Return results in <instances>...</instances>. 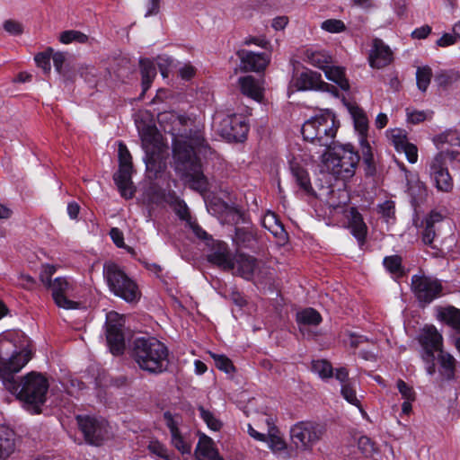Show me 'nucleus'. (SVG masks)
Listing matches in <instances>:
<instances>
[{
  "label": "nucleus",
  "instance_id": "4c0bfd02",
  "mask_svg": "<svg viewBox=\"0 0 460 460\" xmlns=\"http://www.w3.org/2000/svg\"><path fill=\"white\" fill-rule=\"evenodd\" d=\"M432 77L431 68L428 66L418 67L416 72V80L418 88L425 92L429 85L430 80Z\"/></svg>",
  "mask_w": 460,
  "mask_h": 460
},
{
  "label": "nucleus",
  "instance_id": "f3484780",
  "mask_svg": "<svg viewBox=\"0 0 460 460\" xmlns=\"http://www.w3.org/2000/svg\"><path fill=\"white\" fill-rule=\"evenodd\" d=\"M394 61V53L391 48L381 39L375 38L371 43L368 54L369 66L372 68L381 69Z\"/></svg>",
  "mask_w": 460,
  "mask_h": 460
},
{
  "label": "nucleus",
  "instance_id": "5fc2aeb1",
  "mask_svg": "<svg viewBox=\"0 0 460 460\" xmlns=\"http://www.w3.org/2000/svg\"><path fill=\"white\" fill-rule=\"evenodd\" d=\"M358 444V448L366 456H371L376 450L375 444L366 436L360 437Z\"/></svg>",
  "mask_w": 460,
  "mask_h": 460
},
{
  "label": "nucleus",
  "instance_id": "680f3d73",
  "mask_svg": "<svg viewBox=\"0 0 460 460\" xmlns=\"http://www.w3.org/2000/svg\"><path fill=\"white\" fill-rule=\"evenodd\" d=\"M407 119L408 121L417 124L426 119V113L420 111H410L407 109Z\"/></svg>",
  "mask_w": 460,
  "mask_h": 460
},
{
  "label": "nucleus",
  "instance_id": "bf43d9fd",
  "mask_svg": "<svg viewBox=\"0 0 460 460\" xmlns=\"http://www.w3.org/2000/svg\"><path fill=\"white\" fill-rule=\"evenodd\" d=\"M456 34L444 33L436 42L437 46L441 48H447L456 44Z\"/></svg>",
  "mask_w": 460,
  "mask_h": 460
},
{
  "label": "nucleus",
  "instance_id": "f704fd0d",
  "mask_svg": "<svg viewBox=\"0 0 460 460\" xmlns=\"http://www.w3.org/2000/svg\"><path fill=\"white\" fill-rule=\"evenodd\" d=\"M440 318L454 329L460 331V310L452 306L440 312Z\"/></svg>",
  "mask_w": 460,
  "mask_h": 460
},
{
  "label": "nucleus",
  "instance_id": "338daca9",
  "mask_svg": "<svg viewBox=\"0 0 460 460\" xmlns=\"http://www.w3.org/2000/svg\"><path fill=\"white\" fill-rule=\"evenodd\" d=\"M195 75V68L190 65H184L180 69V76L184 80H190Z\"/></svg>",
  "mask_w": 460,
  "mask_h": 460
},
{
  "label": "nucleus",
  "instance_id": "412c9836",
  "mask_svg": "<svg viewBox=\"0 0 460 460\" xmlns=\"http://www.w3.org/2000/svg\"><path fill=\"white\" fill-rule=\"evenodd\" d=\"M442 340L441 334L434 326H426L423 328L419 341L426 356L432 359L434 352L442 350Z\"/></svg>",
  "mask_w": 460,
  "mask_h": 460
},
{
  "label": "nucleus",
  "instance_id": "ddd939ff",
  "mask_svg": "<svg viewBox=\"0 0 460 460\" xmlns=\"http://www.w3.org/2000/svg\"><path fill=\"white\" fill-rule=\"evenodd\" d=\"M77 422L89 444L99 446L108 438V423L104 420L90 416H77Z\"/></svg>",
  "mask_w": 460,
  "mask_h": 460
},
{
  "label": "nucleus",
  "instance_id": "de8ad7c7",
  "mask_svg": "<svg viewBox=\"0 0 460 460\" xmlns=\"http://www.w3.org/2000/svg\"><path fill=\"white\" fill-rule=\"evenodd\" d=\"M439 361L442 368L445 369L447 378H451L454 375L455 358L450 354H445L439 351Z\"/></svg>",
  "mask_w": 460,
  "mask_h": 460
},
{
  "label": "nucleus",
  "instance_id": "9b49d317",
  "mask_svg": "<svg viewBox=\"0 0 460 460\" xmlns=\"http://www.w3.org/2000/svg\"><path fill=\"white\" fill-rule=\"evenodd\" d=\"M119 171L114 175V181L122 197L130 199L134 195L132 187V156L127 148L126 145L122 142L119 143Z\"/></svg>",
  "mask_w": 460,
  "mask_h": 460
},
{
  "label": "nucleus",
  "instance_id": "a18cd8bd",
  "mask_svg": "<svg viewBox=\"0 0 460 460\" xmlns=\"http://www.w3.org/2000/svg\"><path fill=\"white\" fill-rule=\"evenodd\" d=\"M210 356L214 359L215 365L218 369L226 373H231L232 371H234V367L232 361L225 355H219L210 352Z\"/></svg>",
  "mask_w": 460,
  "mask_h": 460
},
{
  "label": "nucleus",
  "instance_id": "bb28decb",
  "mask_svg": "<svg viewBox=\"0 0 460 460\" xmlns=\"http://www.w3.org/2000/svg\"><path fill=\"white\" fill-rule=\"evenodd\" d=\"M349 227L350 228L351 234L357 238L358 243L362 244L367 236V227L362 216L356 210V208L350 209Z\"/></svg>",
  "mask_w": 460,
  "mask_h": 460
},
{
  "label": "nucleus",
  "instance_id": "6e6d98bb",
  "mask_svg": "<svg viewBox=\"0 0 460 460\" xmlns=\"http://www.w3.org/2000/svg\"><path fill=\"white\" fill-rule=\"evenodd\" d=\"M394 202L392 200H386L379 205L378 211L386 219V221H388L394 217Z\"/></svg>",
  "mask_w": 460,
  "mask_h": 460
},
{
  "label": "nucleus",
  "instance_id": "052dcab7",
  "mask_svg": "<svg viewBox=\"0 0 460 460\" xmlns=\"http://www.w3.org/2000/svg\"><path fill=\"white\" fill-rule=\"evenodd\" d=\"M18 280V285L25 289H32L36 284V280L27 274H20Z\"/></svg>",
  "mask_w": 460,
  "mask_h": 460
},
{
  "label": "nucleus",
  "instance_id": "7c9ffc66",
  "mask_svg": "<svg viewBox=\"0 0 460 460\" xmlns=\"http://www.w3.org/2000/svg\"><path fill=\"white\" fill-rule=\"evenodd\" d=\"M323 71L327 79L337 84L341 90L347 91L349 89V84L345 76V72L342 67L330 66L329 64Z\"/></svg>",
  "mask_w": 460,
  "mask_h": 460
},
{
  "label": "nucleus",
  "instance_id": "13d9d810",
  "mask_svg": "<svg viewBox=\"0 0 460 460\" xmlns=\"http://www.w3.org/2000/svg\"><path fill=\"white\" fill-rule=\"evenodd\" d=\"M424 230L421 234L422 242L427 245H432L434 238L436 236L435 226L424 224Z\"/></svg>",
  "mask_w": 460,
  "mask_h": 460
},
{
  "label": "nucleus",
  "instance_id": "cd10ccee",
  "mask_svg": "<svg viewBox=\"0 0 460 460\" xmlns=\"http://www.w3.org/2000/svg\"><path fill=\"white\" fill-rule=\"evenodd\" d=\"M14 449L13 431L5 426H0V460H6Z\"/></svg>",
  "mask_w": 460,
  "mask_h": 460
},
{
  "label": "nucleus",
  "instance_id": "79ce46f5",
  "mask_svg": "<svg viewBox=\"0 0 460 460\" xmlns=\"http://www.w3.org/2000/svg\"><path fill=\"white\" fill-rule=\"evenodd\" d=\"M198 410L199 411V415L201 419L206 422L208 427L212 430H219L222 423L218 419L215 417V415L209 411L208 410H206L203 406H199Z\"/></svg>",
  "mask_w": 460,
  "mask_h": 460
},
{
  "label": "nucleus",
  "instance_id": "58836bf2",
  "mask_svg": "<svg viewBox=\"0 0 460 460\" xmlns=\"http://www.w3.org/2000/svg\"><path fill=\"white\" fill-rule=\"evenodd\" d=\"M385 268L392 274L402 276L403 270L402 266V258L399 255L386 256L384 259Z\"/></svg>",
  "mask_w": 460,
  "mask_h": 460
},
{
  "label": "nucleus",
  "instance_id": "49530a36",
  "mask_svg": "<svg viewBox=\"0 0 460 460\" xmlns=\"http://www.w3.org/2000/svg\"><path fill=\"white\" fill-rule=\"evenodd\" d=\"M4 30L12 36H20L23 33V25L22 22L8 19L3 23Z\"/></svg>",
  "mask_w": 460,
  "mask_h": 460
},
{
  "label": "nucleus",
  "instance_id": "0eeeda50",
  "mask_svg": "<svg viewBox=\"0 0 460 460\" xmlns=\"http://www.w3.org/2000/svg\"><path fill=\"white\" fill-rule=\"evenodd\" d=\"M31 358L29 350H18L11 340L0 339V379L4 387L6 380H17L14 374L20 372Z\"/></svg>",
  "mask_w": 460,
  "mask_h": 460
},
{
  "label": "nucleus",
  "instance_id": "9d476101",
  "mask_svg": "<svg viewBox=\"0 0 460 460\" xmlns=\"http://www.w3.org/2000/svg\"><path fill=\"white\" fill-rule=\"evenodd\" d=\"M411 289L419 303L428 305L442 295L443 286L437 278L415 274L411 279Z\"/></svg>",
  "mask_w": 460,
  "mask_h": 460
},
{
  "label": "nucleus",
  "instance_id": "603ef678",
  "mask_svg": "<svg viewBox=\"0 0 460 460\" xmlns=\"http://www.w3.org/2000/svg\"><path fill=\"white\" fill-rule=\"evenodd\" d=\"M397 388L403 399L408 401L415 400V392L413 388L408 385L403 380L399 379L397 381Z\"/></svg>",
  "mask_w": 460,
  "mask_h": 460
},
{
  "label": "nucleus",
  "instance_id": "a878e982",
  "mask_svg": "<svg viewBox=\"0 0 460 460\" xmlns=\"http://www.w3.org/2000/svg\"><path fill=\"white\" fill-rule=\"evenodd\" d=\"M208 261L225 270H234V261L226 244H218L217 248L208 255Z\"/></svg>",
  "mask_w": 460,
  "mask_h": 460
},
{
  "label": "nucleus",
  "instance_id": "2eb2a0df",
  "mask_svg": "<svg viewBox=\"0 0 460 460\" xmlns=\"http://www.w3.org/2000/svg\"><path fill=\"white\" fill-rule=\"evenodd\" d=\"M248 131L249 126L240 115H228L220 122V133L228 140L243 141Z\"/></svg>",
  "mask_w": 460,
  "mask_h": 460
},
{
  "label": "nucleus",
  "instance_id": "5701e85b",
  "mask_svg": "<svg viewBox=\"0 0 460 460\" xmlns=\"http://www.w3.org/2000/svg\"><path fill=\"white\" fill-rule=\"evenodd\" d=\"M234 270H232L236 274L247 280L252 279L254 271L257 269V260L248 254L238 253L234 257Z\"/></svg>",
  "mask_w": 460,
  "mask_h": 460
},
{
  "label": "nucleus",
  "instance_id": "4d7b16f0",
  "mask_svg": "<svg viewBox=\"0 0 460 460\" xmlns=\"http://www.w3.org/2000/svg\"><path fill=\"white\" fill-rule=\"evenodd\" d=\"M172 59L166 56H159L157 58V65L161 75L164 77H167L169 74V68L172 66Z\"/></svg>",
  "mask_w": 460,
  "mask_h": 460
},
{
  "label": "nucleus",
  "instance_id": "864d4df0",
  "mask_svg": "<svg viewBox=\"0 0 460 460\" xmlns=\"http://www.w3.org/2000/svg\"><path fill=\"white\" fill-rule=\"evenodd\" d=\"M172 199L174 200L173 206L176 214L181 219H187L190 217V213L186 203L174 195L172 196Z\"/></svg>",
  "mask_w": 460,
  "mask_h": 460
},
{
  "label": "nucleus",
  "instance_id": "39448f33",
  "mask_svg": "<svg viewBox=\"0 0 460 460\" xmlns=\"http://www.w3.org/2000/svg\"><path fill=\"white\" fill-rule=\"evenodd\" d=\"M56 271L57 267L54 265H42L40 272V282L51 291L52 298L58 307L66 310L77 309L79 303L70 298L75 297V283L66 277H58L52 279Z\"/></svg>",
  "mask_w": 460,
  "mask_h": 460
},
{
  "label": "nucleus",
  "instance_id": "6e6552de",
  "mask_svg": "<svg viewBox=\"0 0 460 460\" xmlns=\"http://www.w3.org/2000/svg\"><path fill=\"white\" fill-rule=\"evenodd\" d=\"M103 277L109 289L115 296L127 302H135L140 298L141 293L137 283L118 264L104 263Z\"/></svg>",
  "mask_w": 460,
  "mask_h": 460
},
{
  "label": "nucleus",
  "instance_id": "3c124183",
  "mask_svg": "<svg viewBox=\"0 0 460 460\" xmlns=\"http://www.w3.org/2000/svg\"><path fill=\"white\" fill-rule=\"evenodd\" d=\"M361 151L364 163L369 169H374V157L371 151V146L367 139L360 138Z\"/></svg>",
  "mask_w": 460,
  "mask_h": 460
},
{
  "label": "nucleus",
  "instance_id": "a211bd4d",
  "mask_svg": "<svg viewBox=\"0 0 460 460\" xmlns=\"http://www.w3.org/2000/svg\"><path fill=\"white\" fill-rule=\"evenodd\" d=\"M142 146L146 151V163L147 166L155 155L161 151L162 147V136L155 126H145L139 131Z\"/></svg>",
  "mask_w": 460,
  "mask_h": 460
},
{
  "label": "nucleus",
  "instance_id": "8fccbe9b",
  "mask_svg": "<svg viewBox=\"0 0 460 460\" xmlns=\"http://www.w3.org/2000/svg\"><path fill=\"white\" fill-rule=\"evenodd\" d=\"M52 49H49L46 52L39 53L35 56V62L37 66L43 69L45 73H49L50 71V58H51Z\"/></svg>",
  "mask_w": 460,
  "mask_h": 460
},
{
  "label": "nucleus",
  "instance_id": "1a4fd4ad",
  "mask_svg": "<svg viewBox=\"0 0 460 460\" xmlns=\"http://www.w3.org/2000/svg\"><path fill=\"white\" fill-rule=\"evenodd\" d=\"M456 154L453 151H442L437 154L429 163V174L438 190L450 192L453 190V179L447 166V160H454Z\"/></svg>",
  "mask_w": 460,
  "mask_h": 460
},
{
  "label": "nucleus",
  "instance_id": "e433bc0d",
  "mask_svg": "<svg viewBox=\"0 0 460 460\" xmlns=\"http://www.w3.org/2000/svg\"><path fill=\"white\" fill-rule=\"evenodd\" d=\"M312 370L323 379L331 378L333 376V368L325 359L314 360Z\"/></svg>",
  "mask_w": 460,
  "mask_h": 460
},
{
  "label": "nucleus",
  "instance_id": "dca6fc26",
  "mask_svg": "<svg viewBox=\"0 0 460 460\" xmlns=\"http://www.w3.org/2000/svg\"><path fill=\"white\" fill-rule=\"evenodd\" d=\"M294 84L297 90H321V91H331L334 94H338L337 89L334 86L329 85L327 83L322 80L321 74L305 69L294 77Z\"/></svg>",
  "mask_w": 460,
  "mask_h": 460
},
{
  "label": "nucleus",
  "instance_id": "69168bd1",
  "mask_svg": "<svg viewBox=\"0 0 460 460\" xmlns=\"http://www.w3.org/2000/svg\"><path fill=\"white\" fill-rule=\"evenodd\" d=\"M53 60V65L58 72H60L63 66V64L66 60L65 55L61 52L53 53L51 56Z\"/></svg>",
  "mask_w": 460,
  "mask_h": 460
},
{
  "label": "nucleus",
  "instance_id": "c9c22d12",
  "mask_svg": "<svg viewBox=\"0 0 460 460\" xmlns=\"http://www.w3.org/2000/svg\"><path fill=\"white\" fill-rule=\"evenodd\" d=\"M434 144L438 148L443 144H449L451 146H460V136L456 131L447 130L433 138Z\"/></svg>",
  "mask_w": 460,
  "mask_h": 460
},
{
  "label": "nucleus",
  "instance_id": "f8f14e48",
  "mask_svg": "<svg viewBox=\"0 0 460 460\" xmlns=\"http://www.w3.org/2000/svg\"><path fill=\"white\" fill-rule=\"evenodd\" d=\"M291 440L296 448L308 449L322 437L318 424L311 421H299L290 429Z\"/></svg>",
  "mask_w": 460,
  "mask_h": 460
},
{
  "label": "nucleus",
  "instance_id": "774afa93",
  "mask_svg": "<svg viewBox=\"0 0 460 460\" xmlns=\"http://www.w3.org/2000/svg\"><path fill=\"white\" fill-rule=\"evenodd\" d=\"M288 22V19L286 16H279L273 19L271 26L276 31L283 30Z\"/></svg>",
  "mask_w": 460,
  "mask_h": 460
},
{
  "label": "nucleus",
  "instance_id": "0e129e2a",
  "mask_svg": "<svg viewBox=\"0 0 460 460\" xmlns=\"http://www.w3.org/2000/svg\"><path fill=\"white\" fill-rule=\"evenodd\" d=\"M111 238L113 243L119 248L124 246L123 233L117 227H112L110 231Z\"/></svg>",
  "mask_w": 460,
  "mask_h": 460
},
{
  "label": "nucleus",
  "instance_id": "2f4dec72",
  "mask_svg": "<svg viewBox=\"0 0 460 460\" xmlns=\"http://www.w3.org/2000/svg\"><path fill=\"white\" fill-rule=\"evenodd\" d=\"M140 70L142 75L143 93L146 92L155 77L156 76L155 66L150 59L144 58L140 60Z\"/></svg>",
  "mask_w": 460,
  "mask_h": 460
},
{
  "label": "nucleus",
  "instance_id": "e2e57ef3",
  "mask_svg": "<svg viewBox=\"0 0 460 460\" xmlns=\"http://www.w3.org/2000/svg\"><path fill=\"white\" fill-rule=\"evenodd\" d=\"M431 27L429 25H423L420 28L415 29L411 32L413 39L422 40L426 39L431 33Z\"/></svg>",
  "mask_w": 460,
  "mask_h": 460
},
{
  "label": "nucleus",
  "instance_id": "423d86ee",
  "mask_svg": "<svg viewBox=\"0 0 460 460\" xmlns=\"http://www.w3.org/2000/svg\"><path fill=\"white\" fill-rule=\"evenodd\" d=\"M319 158L330 172L342 178L351 177L359 162V155L351 145L334 146L332 150L330 148Z\"/></svg>",
  "mask_w": 460,
  "mask_h": 460
},
{
  "label": "nucleus",
  "instance_id": "f257e3e1",
  "mask_svg": "<svg viewBox=\"0 0 460 460\" xmlns=\"http://www.w3.org/2000/svg\"><path fill=\"white\" fill-rule=\"evenodd\" d=\"M164 130L172 136V165L180 178L194 190H208L197 150L203 147L205 138L195 121L184 115L170 111L161 114Z\"/></svg>",
  "mask_w": 460,
  "mask_h": 460
},
{
  "label": "nucleus",
  "instance_id": "c756f323",
  "mask_svg": "<svg viewBox=\"0 0 460 460\" xmlns=\"http://www.w3.org/2000/svg\"><path fill=\"white\" fill-rule=\"evenodd\" d=\"M304 60L323 71L332 63V58L326 51L312 49L305 51Z\"/></svg>",
  "mask_w": 460,
  "mask_h": 460
},
{
  "label": "nucleus",
  "instance_id": "473e14b6",
  "mask_svg": "<svg viewBox=\"0 0 460 460\" xmlns=\"http://www.w3.org/2000/svg\"><path fill=\"white\" fill-rule=\"evenodd\" d=\"M349 112L353 118L355 128L360 135V138L366 139L368 129V120L366 114L358 106H350Z\"/></svg>",
  "mask_w": 460,
  "mask_h": 460
},
{
  "label": "nucleus",
  "instance_id": "ea45409f",
  "mask_svg": "<svg viewBox=\"0 0 460 460\" xmlns=\"http://www.w3.org/2000/svg\"><path fill=\"white\" fill-rule=\"evenodd\" d=\"M148 450L151 454L155 456L159 460H172V454L168 448L157 440L150 441L148 445Z\"/></svg>",
  "mask_w": 460,
  "mask_h": 460
},
{
  "label": "nucleus",
  "instance_id": "4be33fe9",
  "mask_svg": "<svg viewBox=\"0 0 460 460\" xmlns=\"http://www.w3.org/2000/svg\"><path fill=\"white\" fill-rule=\"evenodd\" d=\"M391 140L398 152H403L407 160L414 164L418 160V148L415 145L410 143L406 135L401 129L391 131Z\"/></svg>",
  "mask_w": 460,
  "mask_h": 460
},
{
  "label": "nucleus",
  "instance_id": "20e7f679",
  "mask_svg": "<svg viewBox=\"0 0 460 460\" xmlns=\"http://www.w3.org/2000/svg\"><path fill=\"white\" fill-rule=\"evenodd\" d=\"M49 381L41 373L31 371L19 380H6L5 389L25 403L39 407L46 401Z\"/></svg>",
  "mask_w": 460,
  "mask_h": 460
},
{
  "label": "nucleus",
  "instance_id": "37998d69",
  "mask_svg": "<svg viewBox=\"0 0 460 460\" xmlns=\"http://www.w3.org/2000/svg\"><path fill=\"white\" fill-rule=\"evenodd\" d=\"M278 430L275 427L270 428L269 437L266 438L269 447L273 451H281L286 448V443L281 437L277 434Z\"/></svg>",
  "mask_w": 460,
  "mask_h": 460
},
{
  "label": "nucleus",
  "instance_id": "09e8293b",
  "mask_svg": "<svg viewBox=\"0 0 460 460\" xmlns=\"http://www.w3.org/2000/svg\"><path fill=\"white\" fill-rule=\"evenodd\" d=\"M341 393L343 398L349 403L360 407L359 400L357 397L356 390L352 387L350 384H343L341 385Z\"/></svg>",
  "mask_w": 460,
  "mask_h": 460
},
{
  "label": "nucleus",
  "instance_id": "393cba45",
  "mask_svg": "<svg viewBox=\"0 0 460 460\" xmlns=\"http://www.w3.org/2000/svg\"><path fill=\"white\" fill-rule=\"evenodd\" d=\"M195 455L199 460H224L215 447L213 440L204 434L199 437Z\"/></svg>",
  "mask_w": 460,
  "mask_h": 460
},
{
  "label": "nucleus",
  "instance_id": "72a5a7b5",
  "mask_svg": "<svg viewBox=\"0 0 460 460\" xmlns=\"http://www.w3.org/2000/svg\"><path fill=\"white\" fill-rule=\"evenodd\" d=\"M296 322L300 327L302 325L316 326L322 322V316L316 310L306 308L296 314Z\"/></svg>",
  "mask_w": 460,
  "mask_h": 460
},
{
  "label": "nucleus",
  "instance_id": "b1692460",
  "mask_svg": "<svg viewBox=\"0 0 460 460\" xmlns=\"http://www.w3.org/2000/svg\"><path fill=\"white\" fill-rule=\"evenodd\" d=\"M238 84L243 95L257 102L262 99L263 86L260 80L255 79L252 75H245L238 79Z\"/></svg>",
  "mask_w": 460,
  "mask_h": 460
},
{
  "label": "nucleus",
  "instance_id": "7ed1b4c3",
  "mask_svg": "<svg viewBox=\"0 0 460 460\" xmlns=\"http://www.w3.org/2000/svg\"><path fill=\"white\" fill-rule=\"evenodd\" d=\"M130 356L140 369L150 374L164 372L169 364L168 348L151 336L136 338L131 344Z\"/></svg>",
  "mask_w": 460,
  "mask_h": 460
},
{
  "label": "nucleus",
  "instance_id": "4468645a",
  "mask_svg": "<svg viewBox=\"0 0 460 460\" xmlns=\"http://www.w3.org/2000/svg\"><path fill=\"white\" fill-rule=\"evenodd\" d=\"M106 339L112 354L119 355L123 352L125 349L123 323L117 313L111 312L107 315Z\"/></svg>",
  "mask_w": 460,
  "mask_h": 460
},
{
  "label": "nucleus",
  "instance_id": "c85d7f7f",
  "mask_svg": "<svg viewBox=\"0 0 460 460\" xmlns=\"http://www.w3.org/2000/svg\"><path fill=\"white\" fill-rule=\"evenodd\" d=\"M290 169L299 188L307 195L314 196V190L307 171L296 163H291Z\"/></svg>",
  "mask_w": 460,
  "mask_h": 460
},
{
  "label": "nucleus",
  "instance_id": "6ab92c4d",
  "mask_svg": "<svg viewBox=\"0 0 460 460\" xmlns=\"http://www.w3.org/2000/svg\"><path fill=\"white\" fill-rule=\"evenodd\" d=\"M164 419L166 426L170 429L172 446L181 454H190L191 451L190 442L180 432L179 418H175L171 412L165 411Z\"/></svg>",
  "mask_w": 460,
  "mask_h": 460
},
{
  "label": "nucleus",
  "instance_id": "c03bdc74",
  "mask_svg": "<svg viewBox=\"0 0 460 460\" xmlns=\"http://www.w3.org/2000/svg\"><path fill=\"white\" fill-rule=\"evenodd\" d=\"M321 29L330 33H340L346 30L345 23L339 19H328L321 23Z\"/></svg>",
  "mask_w": 460,
  "mask_h": 460
},
{
  "label": "nucleus",
  "instance_id": "a19ab883",
  "mask_svg": "<svg viewBox=\"0 0 460 460\" xmlns=\"http://www.w3.org/2000/svg\"><path fill=\"white\" fill-rule=\"evenodd\" d=\"M59 40L64 44H69L73 41L85 43L88 40V36L79 31L71 30L62 32Z\"/></svg>",
  "mask_w": 460,
  "mask_h": 460
},
{
  "label": "nucleus",
  "instance_id": "aec40b11",
  "mask_svg": "<svg viewBox=\"0 0 460 460\" xmlns=\"http://www.w3.org/2000/svg\"><path fill=\"white\" fill-rule=\"evenodd\" d=\"M237 55L241 60L240 67L243 71L264 70L270 62V57L265 53H254L242 49L238 51Z\"/></svg>",
  "mask_w": 460,
  "mask_h": 460
},
{
  "label": "nucleus",
  "instance_id": "f03ea898",
  "mask_svg": "<svg viewBox=\"0 0 460 460\" xmlns=\"http://www.w3.org/2000/svg\"><path fill=\"white\" fill-rule=\"evenodd\" d=\"M339 127V121L330 111L315 115L303 124L301 132L304 140L313 146L312 148H308L312 153L310 159L313 160L315 155H323L324 151L331 148Z\"/></svg>",
  "mask_w": 460,
  "mask_h": 460
}]
</instances>
